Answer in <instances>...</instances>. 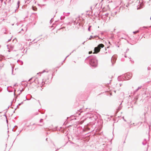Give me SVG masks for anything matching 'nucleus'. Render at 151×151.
I'll use <instances>...</instances> for the list:
<instances>
[{
    "instance_id": "obj_1",
    "label": "nucleus",
    "mask_w": 151,
    "mask_h": 151,
    "mask_svg": "<svg viewBox=\"0 0 151 151\" xmlns=\"http://www.w3.org/2000/svg\"><path fill=\"white\" fill-rule=\"evenodd\" d=\"M88 60V63L92 68H95L98 65V60L95 56L92 55L88 56L85 60L86 62Z\"/></svg>"
},
{
    "instance_id": "obj_2",
    "label": "nucleus",
    "mask_w": 151,
    "mask_h": 151,
    "mask_svg": "<svg viewBox=\"0 0 151 151\" xmlns=\"http://www.w3.org/2000/svg\"><path fill=\"white\" fill-rule=\"evenodd\" d=\"M132 73H128L124 74V75L122 77V78L124 80H128L132 78ZM122 78V77L121 76H119L118 77V81H121V80L120 78Z\"/></svg>"
},
{
    "instance_id": "obj_3",
    "label": "nucleus",
    "mask_w": 151,
    "mask_h": 151,
    "mask_svg": "<svg viewBox=\"0 0 151 151\" xmlns=\"http://www.w3.org/2000/svg\"><path fill=\"white\" fill-rule=\"evenodd\" d=\"M104 45L103 44H100L98 46L94 48V52L93 53H97L99 52L101 48H103Z\"/></svg>"
},
{
    "instance_id": "obj_4",
    "label": "nucleus",
    "mask_w": 151,
    "mask_h": 151,
    "mask_svg": "<svg viewBox=\"0 0 151 151\" xmlns=\"http://www.w3.org/2000/svg\"><path fill=\"white\" fill-rule=\"evenodd\" d=\"M92 126L90 124H88L87 125L85 126L84 127V129H83V131H92L93 130L92 129H91V128Z\"/></svg>"
},
{
    "instance_id": "obj_5",
    "label": "nucleus",
    "mask_w": 151,
    "mask_h": 151,
    "mask_svg": "<svg viewBox=\"0 0 151 151\" xmlns=\"http://www.w3.org/2000/svg\"><path fill=\"white\" fill-rule=\"evenodd\" d=\"M63 14L64 15V16H61L60 17V19L61 20H62L63 19H64L65 18V16H69V15L70 14V12H68L67 13H66L65 12H63Z\"/></svg>"
},
{
    "instance_id": "obj_6",
    "label": "nucleus",
    "mask_w": 151,
    "mask_h": 151,
    "mask_svg": "<svg viewBox=\"0 0 151 151\" xmlns=\"http://www.w3.org/2000/svg\"><path fill=\"white\" fill-rule=\"evenodd\" d=\"M116 59V58L115 56H113L111 58V62L112 65H113V64L115 63Z\"/></svg>"
},
{
    "instance_id": "obj_7",
    "label": "nucleus",
    "mask_w": 151,
    "mask_h": 151,
    "mask_svg": "<svg viewBox=\"0 0 151 151\" xmlns=\"http://www.w3.org/2000/svg\"><path fill=\"white\" fill-rule=\"evenodd\" d=\"M20 3V1H18L17 4V6L16 7V9L15 10V12H17V9L19 7Z\"/></svg>"
},
{
    "instance_id": "obj_8",
    "label": "nucleus",
    "mask_w": 151,
    "mask_h": 151,
    "mask_svg": "<svg viewBox=\"0 0 151 151\" xmlns=\"http://www.w3.org/2000/svg\"><path fill=\"white\" fill-rule=\"evenodd\" d=\"M49 82L48 81H47V80H44V79H43V81H42V86H43V85L44 84H47L48 83H49Z\"/></svg>"
},
{
    "instance_id": "obj_9",
    "label": "nucleus",
    "mask_w": 151,
    "mask_h": 151,
    "mask_svg": "<svg viewBox=\"0 0 151 151\" xmlns=\"http://www.w3.org/2000/svg\"><path fill=\"white\" fill-rule=\"evenodd\" d=\"M1 32L2 33H3L4 34H6V28H3L1 29Z\"/></svg>"
},
{
    "instance_id": "obj_10",
    "label": "nucleus",
    "mask_w": 151,
    "mask_h": 151,
    "mask_svg": "<svg viewBox=\"0 0 151 151\" xmlns=\"http://www.w3.org/2000/svg\"><path fill=\"white\" fill-rule=\"evenodd\" d=\"M122 103H121L119 105V106L118 108V109H117L118 111H119L121 109H122Z\"/></svg>"
},
{
    "instance_id": "obj_11",
    "label": "nucleus",
    "mask_w": 151,
    "mask_h": 151,
    "mask_svg": "<svg viewBox=\"0 0 151 151\" xmlns=\"http://www.w3.org/2000/svg\"><path fill=\"white\" fill-rule=\"evenodd\" d=\"M37 82H38V83H39V82H38V80H37V78H36L32 82H30V84H32V82H35V83H36V82H37Z\"/></svg>"
},
{
    "instance_id": "obj_12",
    "label": "nucleus",
    "mask_w": 151,
    "mask_h": 151,
    "mask_svg": "<svg viewBox=\"0 0 151 151\" xmlns=\"http://www.w3.org/2000/svg\"><path fill=\"white\" fill-rule=\"evenodd\" d=\"M147 142L146 139H145L144 141L142 142V144L143 145H145L146 144Z\"/></svg>"
},
{
    "instance_id": "obj_13",
    "label": "nucleus",
    "mask_w": 151,
    "mask_h": 151,
    "mask_svg": "<svg viewBox=\"0 0 151 151\" xmlns=\"http://www.w3.org/2000/svg\"><path fill=\"white\" fill-rule=\"evenodd\" d=\"M17 126H15V127H14V128L12 129V131L14 132L15 131H16V129H17Z\"/></svg>"
},
{
    "instance_id": "obj_14",
    "label": "nucleus",
    "mask_w": 151,
    "mask_h": 151,
    "mask_svg": "<svg viewBox=\"0 0 151 151\" xmlns=\"http://www.w3.org/2000/svg\"><path fill=\"white\" fill-rule=\"evenodd\" d=\"M14 67L13 66H11V68H12V74L13 75H14L15 74L13 73V68H14Z\"/></svg>"
},
{
    "instance_id": "obj_15",
    "label": "nucleus",
    "mask_w": 151,
    "mask_h": 151,
    "mask_svg": "<svg viewBox=\"0 0 151 151\" xmlns=\"http://www.w3.org/2000/svg\"><path fill=\"white\" fill-rule=\"evenodd\" d=\"M93 118L92 117V116H91L90 117H89V119H90V118L92 120H93V121H94V120H95L96 119V118H93Z\"/></svg>"
},
{
    "instance_id": "obj_16",
    "label": "nucleus",
    "mask_w": 151,
    "mask_h": 151,
    "mask_svg": "<svg viewBox=\"0 0 151 151\" xmlns=\"http://www.w3.org/2000/svg\"><path fill=\"white\" fill-rule=\"evenodd\" d=\"M142 87V86H140L139 87L137 88V89L135 91V92H136L137 91H138V90H139V89H140V88H141V87Z\"/></svg>"
},
{
    "instance_id": "obj_17",
    "label": "nucleus",
    "mask_w": 151,
    "mask_h": 151,
    "mask_svg": "<svg viewBox=\"0 0 151 151\" xmlns=\"http://www.w3.org/2000/svg\"><path fill=\"white\" fill-rule=\"evenodd\" d=\"M17 62H20L21 65H22L23 64V62L22 61L20 60H17Z\"/></svg>"
},
{
    "instance_id": "obj_18",
    "label": "nucleus",
    "mask_w": 151,
    "mask_h": 151,
    "mask_svg": "<svg viewBox=\"0 0 151 151\" xmlns=\"http://www.w3.org/2000/svg\"><path fill=\"white\" fill-rule=\"evenodd\" d=\"M33 10L34 11H36L37 8L35 6H33L32 7Z\"/></svg>"
},
{
    "instance_id": "obj_19",
    "label": "nucleus",
    "mask_w": 151,
    "mask_h": 151,
    "mask_svg": "<svg viewBox=\"0 0 151 151\" xmlns=\"http://www.w3.org/2000/svg\"><path fill=\"white\" fill-rule=\"evenodd\" d=\"M24 90V89L23 88L21 90H20V93L18 94V95H19L22 92V91H23Z\"/></svg>"
},
{
    "instance_id": "obj_20",
    "label": "nucleus",
    "mask_w": 151,
    "mask_h": 151,
    "mask_svg": "<svg viewBox=\"0 0 151 151\" xmlns=\"http://www.w3.org/2000/svg\"><path fill=\"white\" fill-rule=\"evenodd\" d=\"M143 28H147V27L144 26L142 27H140V28L139 29L140 30H142L143 29Z\"/></svg>"
},
{
    "instance_id": "obj_21",
    "label": "nucleus",
    "mask_w": 151,
    "mask_h": 151,
    "mask_svg": "<svg viewBox=\"0 0 151 151\" xmlns=\"http://www.w3.org/2000/svg\"><path fill=\"white\" fill-rule=\"evenodd\" d=\"M4 65V64L3 63L0 64V67L1 68H2L3 67Z\"/></svg>"
},
{
    "instance_id": "obj_22",
    "label": "nucleus",
    "mask_w": 151,
    "mask_h": 151,
    "mask_svg": "<svg viewBox=\"0 0 151 151\" xmlns=\"http://www.w3.org/2000/svg\"><path fill=\"white\" fill-rule=\"evenodd\" d=\"M45 70H44L42 72H39L38 73H37V74H41L42 73H44L45 72Z\"/></svg>"
},
{
    "instance_id": "obj_23",
    "label": "nucleus",
    "mask_w": 151,
    "mask_h": 151,
    "mask_svg": "<svg viewBox=\"0 0 151 151\" xmlns=\"http://www.w3.org/2000/svg\"><path fill=\"white\" fill-rule=\"evenodd\" d=\"M134 123H133L132 124H130V125H129V128H131L132 127V126L134 125Z\"/></svg>"
},
{
    "instance_id": "obj_24",
    "label": "nucleus",
    "mask_w": 151,
    "mask_h": 151,
    "mask_svg": "<svg viewBox=\"0 0 151 151\" xmlns=\"http://www.w3.org/2000/svg\"><path fill=\"white\" fill-rule=\"evenodd\" d=\"M93 36L91 35L90 36V37L89 39H88V40H91L92 38L93 39Z\"/></svg>"
},
{
    "instance_id": "obj_25",
    "label": "nucleus",
    "mask_w": 151,
    "mask_h": 151,
    "mask_svg": "<svg viewBox=\"0 0 151 151\" xmlns=\"http://www.w3.org/2000/svg\"><path fill=\"white\" fill-rule=\"evenodd\" d=\"M91 26H89L88 28V31H91L90 28H91Z\"/></svg>"
},
{
    "instance_id": "obj_26",
    "label": "nucleus",
    "mask_w": 151,
    "mask_h": 151,
    "mask_svg": "<svg viewBox=\"0 0 151 151\" xmlns=\"http://www.w3.org/2000/svg\"><path fill=\"white\" fill-rule=\"evenodd\" d=\"M97 37H98L99 38H100L97 35L95 36H93V39L96 38Z\"/></svg>"
},
{
    "instance_id": "obj_27",
    "label": "nucleus",
    "mask_w": 151,
    "mask_h": 151,
    "mask_svg": "<svg viewBox=\"0 0 151 151\" xmlns=\"http://www.w3.org/2000/svg\"><path fill=\"white\" fill-rule=\"evenodd\" d=\"M76 49H75L74 50H73L70 54H69V55H71V54L74 51H76Z\"/></svg>"
},
{
    "instance_id": "obj_28",
    "label": "nucleus",
    "mask_w": 151,
    "mask_h": 151,
    "mask_svg": "<svg viewBox=\"0 0 151 151\" xmlns=\"http://www.w3.org/2000/svg\"><path fill=\"white\" fill-rule=\"evenodd\" d=\"M52 19H53V18H52L50 20V23H51L53 21Z\"/></svg>"
},
{
    "instance_id": "obj_29",
    "label": "nucleus",
    "mask_w": 151,
    "mask_h": 151,
    "mask_svg": "<svg viewBox=\"0 0 151 151\" xmlns=\"http://www.w3.org/2000/svg\"><path fill=\"white\" fill-rule=\"evenodd\" d=\"M122 118L123 119V120H124V121H125V122H126V120L125 119H124V116H123V117H122Z\"/></svg>"
},
{
    "instance_id": "obj_30",
    "label": "nucleus",
    "mask_w": 151,
    "mask_h": 151,
    "mask_svg": "<svg viewBox=\"0 0 151 151\" xmlns=\"http://www.w3.org/2000/svg\"><path fill=\"white\" fill-rule=\"evenodd\" d=\"M131 122V121H130L129 122H128L127 123L128 124V125L129 126L130 125V123Z\"/></svg>"
},
{
    "instance_id": "obj_31",
    "label": "nucleus",
    "mask_w": 151,
    "mask_h": 151,
    "mask_svg": "<svg viewBox=\"0 0 151 151\" xmlns=\"http://www.w3.org/2000/svg\"><path fill=\"white\" fill-rule=\"evenodd\" d=\"M70 55H68V56H67L65 58V59L64 60H63V62H64V61Z\"/></svg>"
},
{
    "instance_id": "obj_32",
    "label": "nucleus",
    "mask_w": 151,
    "mask_h": 151,
    "mask_svg": "<svg viewBox=\"0 0 151 151\" xmlns=\"http://www.w3.org/2000/svg\"><path fill=\"white\" fill-rule=\"evenodd\" d=\"M70 55H68V56H67L65 58V59L64 60H63V62H64V61Z\"/></svg>"
},
{
    "instance_id": "obj_33",
    "label": "nucleus",
    "mask_w": 151,
    "mask_h": 151,
    "mask_svg": "<svg viewBox=\"0 0 151 151\" xmlns=\"http://www.w3.org/2000/svg\"><path fill=\"white\" fill-rule=\"evenodd\" d=\"M42 121H43V119H40V122H42Z\"/></svg>"
},
{
    "instance_id": "obj_34",
    "label": "nucleus",
    "mask_w": 151,
    "mask_h": 151,
    "mask_svg": "<svg viewBox=\"0 0 151 151\" xmlns=\"http://www.w3.org/2000/svg\"><path fill=\"white\" fill-rule=\"evenodd\" d=\"M92 53V52L91 51H89L88 52L89 54H91Z\"/></svg>"
},
{
    "instance_id": "obj_35",
    "label": "nucleus",
    "mask_w": 151,
    "mask_h": 151,
    "mask_svg": "<svg viewBox=\"0 0 151 151\" xmlns=\"http://www.w3.org/2000/svg\"><path fill=\"white\" fill-rule=\"evenodd\" d=\"M33 78H30V79H29L28 81H30Z\"/></svg>"
},
{
    "instance_id": "obj_36",
    "label": "nucleus",
    "mask_w": 151,
    "mask_h": 151,
    "mask_svg": "<svg viewBox=\"0 0 151 151\" xmlns=\"http://www.w3.org/2000/svg\"><path fill=\"white\" fill-rule=\"evenodd\" d=\"M17 108H19V106H18V105L17 106V108H16L15 109V110H14L15 111L17 109Z\"/></svg>"
},
{
    "instance_id": "obj_37",
    "label": "nucleus",
    "mask_w": 151,
    "mask_h": 151,
    "mask_svg": "<svg viewBox=\"0 0 151 151\" xmlns=\"http://www.w3.org/2000/svg\"><path fill=\"white\" fill-rule=\"evenodd\" d=\"M133 33L134 34H136L137 33L136 32V31H134L133 32Z\"/></svg>"
},
{
    "instance_id": "obj_38",
    "label": "nucleus",
    "mask_w": 151,
    "mask_h": 151,
    "mask_svg": "<svg viewBox=\"0 0 151 151\" xmlns=\"http://www.w3.org/2000/svg\"><path fill=\"white\" fill-rule=\"evenodd\" d=\"M137 33H138L139 32V30H137V31H136Z\"/></svg>"
},
{
    "instance_id": "obj_39",
    "label": "nucleus",
    "mask_w": 151,
    "mask_h": 151,
    "mask_svg": "<svg viewBox=\"0 0 151 151\" xmlns=\"http://www.w3.org/2000/svg\"><path fill=\"white\" fill-rule=\"evenodd\" d=\"M111 51H110V50H109L108 51V52L109 53H111Z\"/></svg>"
},
{
    "instance_id": "obj_40",
    "label": "nucleus",
    "mask_w": 151,
    "mask_h": 151,
    "mask_svg": "<svg viewBox=\"0 0 151 151\" xmlns=\"http://www.w3.org/2000/svg\"><path fill=\"white\" fill-rule=\"evenodd\" d=\"M130 61H131L132 63H134V61H132V60H131V59L130 60Z\"/></svg>"
},
{
    "instance_id": "obj_41",
    "label": "nucleus",
    "mask_w": 151,
    "mask_h": 151,
    "mask_svg": "<svg viewBox=\"0 0 151 151\" xmlns=\"http://www.w3.org/2000/svg\"><path fill=\"white\" fill-rule=\"evenodd\" d=\"M109 14H105L106 16H108Z\"/></svg>"
},
{
    "instance_id": "obj_42",
    "label": "nucleus",
    "mask_w": 151,
    "mask_h": 151,
    "mask_svg": "<svg viewBox=\"0 0 151 151\" xmlns=\"http://www.w3.org/2000/svg\"><path fill=\"white\" fill-rule=\"evenodd\" d=\"M10 47H11V48L13 49V46H10Z\"/></svg>"
},
{
    "instance_id": "obj_43",
    "label": "nucleus",
    "mask_w": 151,
    "mask_h": 151,
    "mask_svg": "<svg viewBox=\"0 0 151 151\" xmlns=\"http://www.w3.org/2000/svg\"><path fill=\"white\" fill-rule=\"evenodd\" d=\"M129 50V49L128 48H127L126 50V52H127Z\"/></svg>"
},
{
    "instance_id": "obj_44",
    "label": "nucleus",
    "mask_w": 151,
    "mask_h": 151,
    "mask_svg": "<svg viewBox=\"0 0 151 151\" xmlns=\"http://www.w3.org/2000/svg\"><path fill=\"white\" fill-rule=\"evenodd\" d=\"M117 12H115V13H114L115 14V15H116L117 14Z\"/></svg>"
},
{
    "instance_id": "obj_45",
    "label": "nucleus",
    "mask_w": 151,
    "mask_h": 151,
    "mask_svg": "<svg viewBox=\"0 0 151 151\" xmlns=\"http://www.w3.org/2000/svg\"><path fill=\"white\" fill-rule=\"evenodd\" d=\"M11 40V39H9V40H8V42H9V41H10V40Z\"/></svg>"
},
{
    "instance_id": "obj_46",
    "label": "nucleus",
    "mask_w": 151,
    "mask_h": 151,
    "mask_svg": "<svg viewBox=\"0 0 151 151\" xmlns=\"http://www.w3.org/2000/svg\"><path fill=\"white\" fill-rule=\"evenodd\" d=\"M21 105V104H20V103H19V104H18V106H19Z\"/></svg>"
},
{
    "instance_id": "obj_47",
    "label": "nucleus",
    "mask_w": 151,
    "mask_h": 151,
    "mask_svg": "<svg viewBox=\"0 0 151 151\" xmlns=\"http://www.w3.org/2000/svg\"><path fill=\"white\" fill-rule=\"evenodd\" d=\"M124 57H125V58H127V56L126 55V54H125V55Z\"/></svg>"
},
{
    "instance_id": "obj_48",
    "label": "nucleus",
    "mask_w": 151,
    "mask_h": 151,
    "mask_svg": "<svg viewBox=\"0 0 151 151\" xmlns=\"http://www.w3.org/2000/svg\"><path fill=\"white\" fill-rule=\"evenodd\" d=\"M26 100H30L29 99H27V98L26 96Z\"/></svg>"
},
{
    "instance_id": "obj_49",
    "label": "nucleus",
    "mask_w": 151,
    "mask_h": 151,
    "mask_svg": "<svg viewBox=\"0 0 151 151\" xmlns=\"http://www.w3.org/2000/svg\"><path fill=\"white\" fill-rule=\"evenodd\" d=\"M15 90H14V95L15 96Z\"/></svg>"
},
{
    "instance_id": "obj_50",
    "label": "nucleus",
    "mask_w": 151,
    "mask_h": 151,
    "mask_svg": "<svg viewBox=\"0 0 151 151\" xmlns=\"http://www.w3.org/2000/svg\"><path fill=\"white\" fill-rule=\"evenodd\" d=\"M86 42V41H84L83 43H82V44L84 45V43Z\"/></svg>"
},
{
    "instance_id": "obj_51",
    "label": "nucleus",
    "mask_w": 151,
    "mask_h": 151,
    "mask_svg": "<svg viewBox=\"0 0 151 151\" xmlns=\"http://www.w3.org/2000/svg\"><path fill=\"white\" fill-rule=\"evenodd\" d=\"M150 67H148V68H147V69L148 70H150Z\"/></svg>"
},
{
    "instance_id": "obj_52",
    "label": "nucleus",
    "mask_w": 151,
    "mask_h": 151,
    "mask_svg": "<svg viewBox=\"0 0 151 151\" xmlns=\"http://www.w3.org/2000/svg\"><path fill=\"white\" fill-rule=\"evenodd\" d=\"M23 102L22 101L21 103H20V104H23Z\"/></svg>"
},
{
    "instance_id": "obj_53",
    "label": "nucleus",
    "mask_w": 151,
    "mask_h": 151,
    "mask_svg": "<svg viewBox=\"0 0 151 151\" xmlns=\"http://www.w3.org/2000/svg\"><path fill=\"white\" fill-rule=\"evenodd\" d=\"M122 85V83H119V85L120 86H121Z\"/></svg>"
},
{
    "instance_id": "obj_54",
    "label": "nucleus",
    "mask_w": 151,
    "mask_h": 151,
    "mask_svg": "<svg viewBox=\"0 0 151 151\" xmlns=\"http://www.w3.org/2000/svg\"><path fill=\"white\" fill-rule=\"evenodd\" d=\"M50 133V132H47V134H49Z\"/></svg>"
},
{
    "instance_id": "obj_55",
    "label": "nucleus",
    "mask_w": 151,
    "mask_h": 151,
    "mask_svg": "<svg viewBox=\"0 0 151 151\" xmlns=\"http://www.w3.org/2000/svg\"><path fill=\"white\" fill-rule=\"evenodd\" d=\"M78 114L79 115H80V114L81 113H79V112H78Z\"/></svg>"
},
{
    "instance_id": "obj_56",
    "label": "nucleus",
    "mask_w": 151,
    "mask_h": 151,
    "mask_svg": "<svg viewBox=\"0 0 151 151\" xmlns=\"http://www.w3.org/2000/svg\"><path fill=\"white\" fill-rule=\"evenodd\" d=\"M7 91H8L9 92H11V91H10L9 90H8V89H7Z\"/></svg>"
},
{
    "instance_id": "obj_57",
    "label": "nucleus",
    "mask_w": 151,
    "mask_h": 151,
    "mask_svg": "<svg viewBox=\"0 0 151 151\" xmlns=\"http://www.w3.org/2000/svg\"><path fill=\"white\" fill-rule=\"evenodd\" d=\"M150 135H149V137H148V140H149V137H150Z\"/></svg>"
},
{
    "instance_id": "obj_58",
    "label": "nucleus",
    "mask_w": 151,
    "mask_h": 151,
    "mask_svg": "<svg viewBox=\"0 0 151 151\" xmlns=\"http://www.w3.org/2000/svg\"><path fill=\"white\" fill-rule=\"evenodd\" d=\"M4 4H6V2H5V1H4Z\"/></svg>"
},
{
    "instance_id": "obj_59",
    "label": "nucleus",
    "mask_w": 151,
    "mask_h": 151,
    "mask_svg": "<svg viewBox=\"0 0 151 151\" xmlns=\"http://www.w3.org/2000/svg\"><path fill=\"white\" fill-rule=\"evenodd\" d=\"M32 43V42H29V44L30 45V44H31V43Z\"/></svg>"
},
{
    "instance_id": "obj_60",
    "label": "nucleus",
    "mask_w": 151,
    "mask_h": 151,
    "mask_svg": "<svg viewBox=\"0 0 151 151\" xmlns=\"http://www.w3.org/2000/svg\"><path fill=\"white\" fill-rule=\"evenodd\" d=\"M41 112V113L42 114H43L44 113V112Z\"/></svg>"
},
{
    "instance_id": "obj_61",
    "label": "nucleus",
    "mask_w": 151,
    "mask_h": 151,
    "mask_svg": "<svg viewBox=\"0 0 151 151\" xmlns=\"http://www.w3.org/2000/svg\"><path fill=\"white\" fill-rule=\"evenodd\" d=\"M16 86V84H14V86Z\"/></svg>"
},
{
    "instance_id": "obj_62",
    "label": "nucleus",
    "mask_w": 151,
    "mask_h": 151,
    "mask_svg": "<svg viewBox=\"0 0 151 151\" xmlns=\"http://www.w3.org/2000/svg\"><path fill=\"white\" fill-rule=\"evenodd\" d=\"M43 1H47V0H43Z\"/></svg>"
},
{
    "instance_id": "obj_63",
    "label": "nucleus",
    "mask_w": 151,
    "mask_h": 151,
    "mask_svg": "<svg viewBox=\"0 0 151 151\" xmlns=\"http://www.w3.org/2000/svg\"><path fill=\"white\" fill-rule=\"evenodd\" d=\"M38 102H39V103H40V101L39 100L38 101Z\"/></svg>"
},
{
    "instance_id": "obj_64",
    "label": "nucleus",
    "mask_w": 151,
    "mask_h": 151,
    "mask_svg": "<svg viewBox=\"0 0 151 151\" xmlns=\"http://www.w3.org/2000/svg\"><path fill=\"white\" fill-rule=\"evenodd\" d=\"M107 53V52H105V54H106V53Z\"/></svg>"
}]
</instances>
